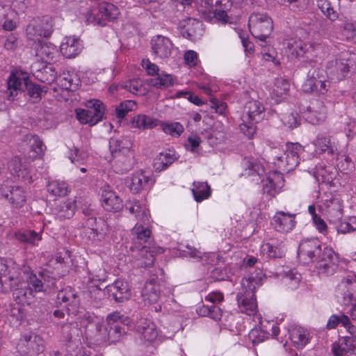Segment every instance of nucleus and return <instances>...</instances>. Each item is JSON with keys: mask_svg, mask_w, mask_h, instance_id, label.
<instances>
[{"mask_svg": "<svg viewBox=\"0 0 356 356\" xmlns=\"http://www.w3.org/2000/svg\"><path fill=\"white\" fill-rule=\"evenodd\" d=\"M43 287L42 282L29 266H23L19 269L13 259L0 258V293L13 290L17 303L30 305L33 292H40Z\"/></svg>", "mask_w": 356, "mask_h": 356, "instance_id": "nucleus-1", "label": "nucleus"}, {"mask_svg": "<svg viewBox=\"0 0 356 356\" xmlns=\"http://www.w3.org/2000/svg\"><path fill=\"white\" fill-rule=\"evenodd\" d=\"M262 276V272L259 271L255 276L250 275L241 280L237 295L238 305L241 310L252 312L257 309L254 291L261 284Z\"/></svg>", "mask_w": 356, "mask_h": 356, "instance_id": "nucleus-2", "label": "nucleus"}, {"mask_svg": "<svg viewBox=\"0 0 356 356\" xmlns=\"http://www.w3.org/2000/svg\"><path fill=\"white\" fill-rule=\"evenodd\" d=\"M131 141L125 137L112 138L109 140V149L112 156L117 159L115 168L121 173L131 167L134 152Z\"/></svg>", "mask_w": 356, "mask_h": 356, "instance_id": "nucleus-3", "label": "nucleus"}, {"mask_svg": "<svg viewBox=\"0 0 356 356\" xmlns=\"http://www.w3.org/2000/svg\"><path fill=\"white\" fill-rule=\"evenodd\" d=\"M302 151L303 147L299 143H288L282 150L273 149V163L280 170L290 172L299 163V155Z\"/></svg>", "mask_w": 356, "mask_h": 356, "instance_id": "nucleus-4", "label": "nucleus"}, {"mask_svg": "<svg viewBox=\"0 0 356 356\" xmlns=\"http://www.w3.org/2000/svg\"><path fill=\"white\" fill-rule=\"evenodd\" d=\"M264 107L259 102L250 100L244 106L241 115V131L248 138H252L256 133V124L262 119Z\"/></svg>", "mask_w": 356, "mask_h": 356, "instance_id": "nucleus-5", "label": "nucleus"}, {"mask_svg": "<svg viewBox=\"0 0 356 356\" xmlns=\"http://www.w3.org/2000/svg\"><path fill=\"white\" fill-rule=\"evenodd\" d=\"M356 55L349 51H342L327 65V75L334 81L343 79L348 74L350 68L353 66Z\"/></svg>", "mask_w": 356, "mask_h": 356, "instance_id": "nucleus-6", "label": "nucleus"}, {"mask_svg": "<svg viewBox=\"0 0 356 356\" xmlns=\"http://www.w3.org/2000/svg\"><path fill=\"white\" fill-rule=\"evenodd\" d=\"M339 302L348 312H356V276L348 275L337 286Z\"/></svg>", "mask_w": 356, "mask_h": 356, "instance_id": "nucleus-7", "label": "nucleus"}, {"mask_svg": "<svg viewBox=\"0 0 356 356\" xmlns=\"http://www.w3.org/2000/svg\"><path fill=\"white\" fill-rule=\"evenodd\" d=\"M85 106L86 108L75 110L76 118L81 124L92 126L102 120L105 108L101 101L90 99L86 102Z\"/></svg>", "mask_w": 356, "mask_h": 356, "instance_id": "nucleus-8", "label": "nucleus"}, {"mask_svg": "<svg viewBox=\"0 0 356 356\" xmlns=\"http://www.w3.org/2000/svg\"><path fill=\"white\" fill-rule=\"evenodd\" d=\"M248 26L254 37L266 41L273 29V22L266 13H254L249 17Z\"/></svg>", "mask_w": 356, "mask_h": 356, "instance_id": "nucleus-9", "label": "nucleus"}, {"mask_svg": "<svg viewBox=\"0 0 356 356\" xmlns=\"http://www.w3.org/2000/svg\"><path fill=\"white\" fill-rule=\"evenodd\" d=\"M54 19L49 16H43L31 19L26 27L27 38L30 40H40L42 38L49 37L53 32Z\"/></svg>", "mask_w": 356, "mask_h": 356, "instance_id": "nucleus-10", "label": "nucleus"}, {"mask_svg": "<svg viewBox=\"0 0 356 356\" xmlns=\"http://www.w3.org/2000/svg\"><path fill=\"white\" fill-rule=\"evenodd\" d=\"M313 263L314 272L321 276H329L338 268V257L331 248L325 247Z\"/></svg>", "mask_w": 356, "mask_h": 356, "instance_id": "nucleus-11", "label": "nucleus"}, {"mask_svg": "<svg viewBox=\"0 0 356 356\" xmlns=\"http://www.w3.org/2000/svg\"><path fill=\"white\" fill-rule=\"evenodd\" d=\"M327 78L329 77L323 69H311L307 74V79L302 85L303 91L325 94L330 87Z\"/></svg>", "mask_w": 356, "mask_h": 356, "instance_id": "nucleus-12", "label": "nucleus"}, {"mask_svg": "<svg viewBox=\"0 0 356 356\" xmlns=\"http://www.w3.org/2000/svg\"><path fill=\"white\" fill-rule=\"evenodd\" d=\"M17 349L24 356H38L44 350V341L34 333L23 334L17 343Z\"/></svg>", "mask_w": 356, "mask_h": 356, "instance_id": "nucleus-13", "label": "nucleus"}, {"mask_svg": "<svg viewBox=\"0 0 356 356\" xmlns=\"http://www.w3.org/2000/svg\"><path fill=\"white\" fill-rule=\"evenodd\" d=\"M264 316L261 317L260 313H254L256 318L259 319L261 328L252 329L249 333V338L253 344H258L265 339H268L270 334L277 337L280 334V328L275 323L272 324L270 322L269 316L264 314Z\"/></svg>", "mask_w": 356, "mask_h": 356, "instance_id": "nucleus-14", "label": "nucleus"}, {"mask_svg": "<svg viewBox=\"0 0 356 356\" xmlns=\"http://www.w3.org/2000/svg\"><path fill=\"white\" fill-rule=\"evenodd\" d=\"M119 313H111L107 316V323L109 329L104 325L97 327V330L101 336V339L109 343L118 341L122 334L124 333V329L121 327L119 322L121 317L118 316Z\"/></svg>", "mask_w": 356, "mask_h": 356, "instance_id": "nucleus-15", "label": "nucleus"}, {"mask_svg": "<svg viewBox=\"0 0 356 356\" xmlns=\"http://www.w3.org/2000/svg\"><path fill=\"white\" fill-rule=\"evenodd\" d=\"M119 15L120 10L116 6L111 3L104 1L99 5L97 16L91 10H88L86 17L88 22L90 23L104 25V20L113 21L117 19Z\"/></svg>", "mask_w": 356, "mask_h": 356, "instance_id": "nucleus-16", "label": "nucleus"}, {"mask_svg": "<svg viewBox=\"0 0 356 356\" xmlns=\"http://www.w3.org/2000/svg\"><path fill=\"white\" fill-rule=\"evenodd\" d=\"M316 45L314 43H306L300 39H290L286 42V51L288 56L291 58L314 56Z\"/></svg>", "mask_w": 356, "mask_h": 356, "instance_id": "nucleus-17", "label": "nucleus"}, {"mask_svg": "<svg viewBox=\"0 0 356 356\" xmlns=\"http://www.w3.org/2000/svg\"><path fill=\"white\" fill-rule=\"evenodd\" d=\"M323 250L321 243L317 238L302 240L298 247V257L305 262L314 261Z\"/></svg>", "mask_w": 356, "mask_h": 356, "instance_id": "nucleus-18", "label": "nucleus"}, {"mask_svg": "<svg viewBox=\"0 0 356 356\" xmlns=\"http://www.w3.org/2000/svg\"><path fill=\"white\" fill-rule=\"evenodd\" d=\"M318 209L332 221L339 220L342 216V204L339 198L332 194L325 195L318 204Z\"/></svg>", "mask_w": 356, "mask_h": 356, "instance_id": "nucleus-19", "label": "nucleus"}, {"mask_svg": "<svg viewBox=\"0 0 356 356\" xmlns=\"http://www.w3.org/2000/svg\"><path fill=\"white\" fill-rule=\"evenodd\" d=\"M296 214L284 211H277L273 216L270 224L273 228L280 233H289L296 226Z\"/></svg>", "mask_w": 356, "mask_h": 356, "instance_id": "nucleus-20", "label": "nucleus"}, {"mask_svg": "<svg viewBox=\"0 0 356 356\" xmlns=\"http://www.w3.org/2000/svg\"><path fill=\"white\" fill-rule=\"evenodd\" d=\"M101 202L106 211L117 212L123 208L122 199L108 185L101 188Z\"/></svg>", "mask_w": 356, "mask_h": 356, "instance_id": "nucleus-21", "label": "nucleus"}, {"mask_svg": "<svg viewBox=\"0 0 356 356\" xmlns=\"http://www.w3.org/2000/svg\"><path fill=\"white\" fill-rule=\"evenodd\" d=\"M327 110L322 101L316 100L312 102L303 112L305 119L312 124H318L325 121Z\"/></svg>", "mask_w": 356, "mask_h": 356, "instance_id": "nucleus-22", "label": "nucleus"}, {"mask_svg": "<svg viewBox=\"0 0 356 356\" xmlns=\"http://www.w3.org/2000/svg\"><path fill=\"white\" fill-rule=\"evenodd\" d=\"M35 56L42 62L51 64L58 60L60 51L51 42H40L35 48Z\"/></svg>", "mask_w": 356, "mask_h": 356, "instance_id": "nucleus-23", "label": "nucleus"}, {"mask_svg": "<svg viewBox=\"0 0 356 356\" xmlns=\"http://www.w3.org/2000/svg\"><path fill=\"white\" fill-rule=\"evenodd\" d=\"M127 184L133 193H138L152 184L151 173L149 171L138 170L134 172L127 179Z\"/></svg>", "mask_w": 356, "mask_h": 356, "instance_id": "nucleus-24", "label": "nucleus"}, {"mask_svg": "<svg viewBox=\"0 0 356 356\" xmlns=\"http://www.w3.org/2000/svg\"><path fill=\"white\" fill-rule=\"evenodd\" d=\"M151 45L153 54L161 59L170 56L174 49V45L170 38L161 35L153 37Z\"/></svg>", "mask_w": 356, "mask_h": 356, "instance_id": "nucleus-25", "label": "nucleus"}, {"mask_svg": "<svg viewBox=\"0 0 356 356\" xmlns=\"http://www.w3.org/2000/svg\"><path fill=\"white\" fill-rule=\"evenodd\" d=\"M105 292L117 302H122L129 299L131 296V291L127 282L119 280L107 286Z\"/></svg>", "mask_w": 356, "mask_h": 356, "instance_id": "nucleus-26", "label": "nucleus"}, {"mask_svg": "<svg viewBox=\"0 0 356 356\" xmlns=\"http://www.w3.org/2000/svg\"><path fill=\"white\" fill-rule=\"evenodd\" d=\"M332 351L336 356L356 355V336L340 338L333 343Z\"/></svg>", "mask_w": 356, "mask_h": 356, "instance_id": "nucleus-27", "label": "nucleus"}, {"mask_svg": "<svg viewBox=\"0 0 356 356\" xmlns=\"http://www.w3.org/2000/svg\"><path fill=\"white\" fill-rule=\"evenodd\" d=\"M263 181L264 193H266L272 197L278 194L284 186V180L282 175L277 171L269 172L266 179Z\"/></svg>", "mask_w": 356, "mask_h": 356, "instance_id": "nucleus-28", "label": "nucleus"}, {"mask_svg": "<svg viewBox=\"0 0 356 356\" xmlns=\"http://www.w3.org/2000/svg\"><path fill=\"white\" fill-rule=\"evenodd\" d=\"M287 329L290 339L296 347L302 348L309 342L310 337L307 329L294 323H289Z\"/></svg>", "mask_w": 356, "mask_h": 356, "instance_id": "nucleus-29", "label": "nucleus"}, {"mask_svg": "<svg viewBox=\"0 0 356 356\" xmlns=\"http://www.w3.org/2000/svg\"><path fill=\"white\" fill-rule=\"evenodd\" d=\"M81 41L74 36L65 37L60 47V53L67 58L76 56L82 50Z\"/></svg>", "mask_w": 356, "mask_h": 356, "instance_id": "nucleus-30", "label": "nucleus"}, {"mask_svg": "<svg viewBox=\"0 0 356 356\" xmlns=\"http://www.w3.org/2000/svg\"><path fill=\"white\" fill-rule=\"evenodd\" d=\"M160 294L159 286L155 279L147 281L142 290V300L145 305H152L157 302Z\"/></svg>", "mask_w": 356, "mask_h": 356, "instance_id": "nucleus-31", "label": "nucleus"}, {"mask_svg": "<svg viewBox=\"0 0 356 356\" xmlns=\"http://www.w3.org/2000/svg\"><path fill=\"white\" fill-rule=\"evenodd\" d=\"M26 79L27 76L23 72L19 70L13 71L8 80V97L13 98L17 95L18 92L22 90L23 84L27 85Z\"/></svg>", "mask_w": 356, "mask_h": 356, "instance_id": "nucleus-32", "label": "nucleus"}, {"mask_svg": "<svg viewBox=\"0 0 356 356\" xmlns=\"http://www.w3.org/2000/svg\"><path fill=\"white\" fill-rule=\"evenodd\" d=\"M289 89L290 83L287 80L283 78H277L270 89V97L277 104L286 97Z\"/></svg>", "mask_w": 356, "mask_h": 356, "instance_id": "nucleus-33", "label": "nucleus"}, {"mask_svg": "<svg viewBox=\"0 0 356 356\" xmlns=\"http://www.w3.org/2000/svg\"><path fill=\"white\" fill-rule=\"evenodd\" d=\"M78 303L74 290L70 287L58 291L56 304L67 311L74 310Z\"/></svg>", "mask_w": 356, "mask_h": 356, "instance_id": "nucleus-34", "label": "nucleus"}, {"mask_svg": "<svg viewBox=\"0 0 356 356\" xmlns=\"http://www.w3.org/2000/svg\"><path fill=\"white\" fill-rule=\"evenodd\" d=\"M106 277V272L105 269L102 268H99L98 270H94L93 272L90 273L89 275V282L91 284H94V286H96V288L93 289L95 300L94 302L91 303L93 305L94 308H97L98 307L97 299H99L104 293L100 288L97 287V284L105 282Z\"/></svg>", "mask_w": 356, "mask_h": 356, "instance_id": "nucleus-35", "label": "nucleus"}, {"mask_svg": "<svg viewBox=\"0 0 356 356\" xmlns=\"http://www.w3.org/2000/svg\"><path fill=\"white\" fill-rule=\"evenodd\" d=\"M137 332L147 341H153L157 337V331L154 323L146 318H140L135 325Z\"/></svg>", "mask_w": 356, "mask_h": 356, "instance_id": "nucleus-36", "label": "nucleus"}, {"mask_svg": "<svg viewBox=\"0 0 356 356\" xmlns=\"http://www.w3.org/2000/svg\"><path fill=\"white\" fill-rule=\"evenodd\" d=\"M127 207L130 213L135 215L137 219L147 225L150 223L149 211L146 205L139 201H133L130 202Z\"/></svg>", "mask_w": 356, "mask_h": 356, "instance_id": "nucleus-37", "label": "nucleus"}, {"mask_svg": "<svg viewBox=\"0 0 356 356\" xmlns=\"http://www.w3.org/2000/svg\"><path fill=\"white\" fill-rule=\"evenodd\" d=\"M245 166L244 175L252 177V180L259 181L264 173V168L262 165L254 159L244 161Z\"/></svg>", "mask_w": 356, "mask_h": 356, "instance_id": "nucleus-38", "label": "nucleus"}, {"mask_svg": "<svg viewBox=\"0 0 356 356\" xmlns=\"http://www.w3.org/2000/svg\"><path fill=\"white\" fill-rule=\"evenodd\" d=\"M159 120L145 114H138L132 118V126L141 130L151 129L159 124Z\"/></svg>", "mask_w": 356, "mask_h": 356, "instance_id": "nucleus-39", "label": "nucleus"}, {"mask_svg": "<svg viewBox=\"0 0 356 356\" xmlns=\"http://www.w3.org/2000/svg\"><path fill=\"white\" fill-rule=\"evenodd\" d=\"M191 191L197 202L207 200L211 195V189L207 182L194 181Z\"/></svg>", "mask_w": 356, "mask_h": 356, "instance_id": "nucleus-40", "label": "nucleus"}, {"mask_svg": "<svg viewBox=\"0 0 356 356\" xmlns=\"http://www.w3.org/2000/svg\"><path fill=\"white\" fill-rule=\"evenodd\" d=\"M5 197L9 200L13 207L17 208L23 207L26 200V192L20 186H13L10 191V194L5 195Z\"/></svg>", "mask_w": 356, "mask_h": 356, "instance_id": "nucleus-41", "label": "nucleus"}, {"mask_svg": "<svg viewBox=\"0 0 356 356\" xmlns=\"http://www.w3.org/2000/svg\"><path fill=\"white\" fill-rule=\"evenodd\" d=\"M302 276L297 270L292 269L284 273L282 278V284L289 290H296L300 286Z\"/></svg>", "mask_w": 356, "mask_h": 356, "instance_id": "nucleus-42", "label": "nucleus"}, {"mask_svg": "<svg viewBox=\"0 0 356 356\" xmlns=\"http://www.w3.org/2000/svg\"><path fill=\"white\" fill-rule=\"evenodd\" d=\"M181 26L186 29V33L191 40L195 39L202 34V23L194 18H188L184 20Z\"/></svg>", "mask_w": 356, "mask_h": 356, "instance_id": "nucleus-43", "label": "nucleus"}, {"mask_svg": "<svg viewBox=\"0 0 356 356\" xmlns=\"http://www.w3.org/2000/svg\"><path fill=\"white\" fill-rule=\"evenodd\" d=\"M313 144L315 147V152L321 154L327 151L330 154H333L336 150L334 146L332 145L331 139L325 134H318L314 140Z\"/></svg>", "mask_w": 356, "mask_h": 356, "instance_id": "nucleus-44", "label": "nucleus"}, {"mask_svg": "<svg viewBox=\"0 0 356 356\" xmlns=\"http://www.w3.org/2000/svg\"><path fill=\"white\" fill-rule=\"evenodd\" d=\"M163 252L164 249L162 247L157 245L156 244L143 246L140 249V254L144 256L148 253L149 257H147L146 260L142 262L141 267H147L151 266L154 262V257Z\"/></svg>", "mask_w": 356, "mask_h": 356, "instance_id": "nucleus-45", "label": "nucleus"}, {"mask_svg": "<svg viewBox=\"0 0 356 356\" xmlns=\"http://www.w3.org/2000/svg\"><path fill=\"white\" fill-rule=\"evenodd\" d=\"M339 324H341L350 334L355 332V328L351 326L349 318L343 314L332 315L327 321V327L333 329Z\"/></svg>", "mask_w": 356, "mask_h": 356, "instance_id": "nucleus-46", "label": "nucleus"}, {"mask_svg": "<svg viewBox=\"0 0 356 356\" xmlns=\"http://www.w3.org/2000/svg\"><path fill=\"white\" fill-rule=\"evenodd\" d=\"M175 159V154L170 151L161 152L154 160V168L157 171H162L171 165Z\"/></svg>", "mask_w": 356, "mask_h": 356, "instance_id": "nucleus-47", "label": "nucleus"}, {"mask_svg": "<svg viewBox=\"0 0 356 356\" xmlns=\"http://www.w3.org/2000/svg\"><path fill=\"white\" fill-rule=\"evenodd\" d=\"M261 254L270 258H280L284 254V247L282 243L274 245L270 243H265L261 245Z\"/></svg>", "mask_w": 356, "mask_h": 356, "instance_id": "nucleus-48", "label": "nucleus"}, {"mask_svg": "<svg viewBox=\"0 0 356 356\" xmlns=\"http://www.w3.org/2000/svg\"><path fill=\"white\" fill-rule=\"evenodd\" d=\"M224 300V296L220 292L213 291L205 297V301L211 305H207L209 312H222L224 308L221 305Z\"/></svg>", "mask_w": 356, "mask_h": 356, "instance_id": "nucleus-49", "label": "nucleus"}, {"mask_svg": "<svg viewBox=\"0 0 356 356\" xmlns=\"http://www.w3.org/2000/svg\"><path fill=\"white\" fill-rule=\"evenodd\" d=\"M57 81L62 88L65 90H76L79 83V80L70 73H63L58 77Z\"/></svg>", "mask_w": 356, "mask_h": 356, "instance_id": "nucleus-50", "label": "nucleus"}, {"mask_svg": "<svg viewBox=\"0 0 356 356\" xmlns=\"http://www.w3.org/2000/svg\"><path fill=\"white\" fill-rule=\"evenodd\" d=\"M47 190L52 195L61 197L67 194L68 187L66 182L60 180H54L48 184Z\"/></svg>", "mask_w": 356, "mask_h": 356, "instance_id": "nucleus-51", "label": "nucleus"}, {"mask_svg": "<svg viewBox=\"0 0 356 356\" xmlns=\"http://www.w3.org/2000/svg\"><path fill=\"white\" fill-rule=\"evenodd\" d=\"M162 130L172 137H179L184 131V128L181 124L177 122H161L159 124Z\"/></svg>", "mask_w": 356, "mask_h": 356, "instance_id": "nucleus-52", "label": "nucleus"}, {"mask_svg": "<svg viewBox=\"0 0 356 356\" xmlns=\"http://www.w3.org/2000/svg\"><path fill=\"white\" fill-rule=\"evenodd\" d=\"M174 82L175 78L173 76L163 72L158 74L157 76L151 81L153 86L160 88L170 87L174 84Z\"/></svg>", "mask_w": 356, "mask_h": 356, "instance_id": "nucleus-53", "label": "nucleus"}, {"mask_svg": "<svg viewBox=\"0 0 356 356\" xmlns=\"http://www.w3.org/2000/svg\"><path fill=\"white\" fill-rule=\"evenodd\" d=\"M26 138L29 140V146L34 153L33 156H40L45 149L43 142L37 136H26Z\"/></svg>", "mask_w": 356, "mask_h": 356, "instance_id": "nucleus-54", "label": "nucleus"}, {"mask_svg": "<svg viewBox=\"0 0 356 356\" xmlns=\"http://www.w3.org/2000/svg\"><path fill=\"white\" fill-rule=\"evenodd\" d=\"M88 154L83 149L73 147L68 153V157L74 164H83L87 159Z\"/></svg>", "mask_w": 356, "mask_h": 356, "instance_id": "nucleus-55", "label": "nucleus"}, {"mask_svg": "<svg viewBox=\"0 0 356 356\" xmlns=\"http://www.w3.org/2000/svg\"><path fill=\"white\" fill-rule=\"evenodd\" d=\"M317 6L321 12L330 20L334 21L337 19V12L333 9L330 2L327 0H318Z\"/></svg>", "mask_w": 356, "mask_h": 356, "instance_id": "nucleus-56", "label": "nucleus"}, {"mask_svg": "<svg viewBox=\"0 0 356 356\" xmlns=\"http://www.w3.org/2000/svg\"><path fill=\"white\" fill-rule=\"evenodd\" d=\"M76 201L72 199H68L61 207L59 211V218H70L73 216L76 209Z\"/></svg>", "mask_w": 356, "mask_h": 356, "instance_id": "nucleus-57", "label": "nucleus"}, {"mask_svg": "<svg viewBox=\"0 0 356 356\" xmlns=\"http://www.w3.org/2000/svg\"><path fill=\"white\" fill-rule=\"evenodd\" d=\"M17 237L21 241L29 243L33 245H37V243L42 239L40 234L31 230H25L19 232Z\"/></svg>", "mask_w": 356, "mask_h": 356, "instance_id": "nucleus-58", "label": "nucleus"}, {"mask_svg": "<svg viewBox=\"0 0 356 356\" xmlns=\"http://www.w3.org/2000/svg\"><path fill=\"white\" fill-rule=\"evenodd\" d=\"M122 88L134 95H143V82L139 79H134L126 81Z\"/></svg>", "mask_w": 356, "mask_h": 356, "instance_id": "nucleus-59", "label": "nucleus"}, {"mask_svg": "<svg viewBox=\"0 0 356 356\" xmlns=\"http://www.w3.org/2000/svg\"><path fill=\"white\" fill-rule=\"evenodd\" d=\"M136 108V103L133 100H126L122 102L115 109L118 118H124L129 111Z\"/></svg>", "mask_w": 356, "mask_h": 356, "instance_id": "nucleus-60", "label": "nucleus"}, {"mask_svg": "<svg viewBox=\"0 0 356 356\" xmlns=\"http://www.w3.org/2000/svg\"><path fill=\"white\" fill-rule=\"evenodd\" d=\"M132 234L136 236V238L140 241H146L151 235V231L147 227L136 223L134 227L132 229Z\"/></svg>", "mask_w": 356, "mask_h": 356, "instance_id": "nucleus-61", "label": "nucleus"}, {"mask_svg": "<svg viewBox=\"0 0 356 356\" xmlns=\"http://www.w3.org/2000/svg\"><path fill=\"white\" fill-rule=\"evenodd\" d=\"M202 143L200 137L197 134H191L188 136L185 147L187 150L192 152H197L199 147Z\"/></svg>", "mask_w": 356, "mask_h": 356, "instance_id": "nucleus-62", "label": "nucleus"}, {"mask_svg": "<svg viewBox=\"0 0 356 356\" xmlns=\"http://www.w3.org/2000/svg\"><path fill=\"white\" fill-rule=\"evenodd\" d=\"M42 75L41 81L44 83L50 84L55 81H57V73L52 66H46L42 72Z\"/></svg>", "mask_w": 356, "mask_h": 356, "instance_id": "nucleus-63", "label": "nucleus"}, {"mask_svg": "<svg viewBox=\"0 0 356 356\" xmlns=\"http://www.w3.org/2000/svg\"><path fill=\"white\" fill-rule=\"evenodd\" d=\"M8 169L12 175L16 177H20L23 175L22 165L19 157L13 158L8 163Z\"/></svg>", "mask_w": 356, "mask_h": 356, "instance_id": "nucleus-64", "label": "nucleus"}]
</instances>
